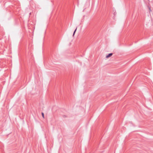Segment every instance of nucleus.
<instances>
[{
    "label": "nucleus",
    "instance_id": "nucleus-1",
    "mask_svg": "<svg viewBox=\"0 0 153 153\" xmlns=\"http://www.w3.org/2000/svg\"><path fill=\"white\" fill-rule=\"evenodd\" d=\"M113 55V53H110L108 54V55H106V58H108L109 57Z\"/></svg>",
    "mask_w": 153,
    "mask_h": 153
},
{
    "label": "nucleus",
    "instance_id": "nucleus-4",
    "mask_svg": "<svg viewBox=\"0 0 153 153\" xmlns=\"http://www.w3.org/2000/svg\"><path fill=\"white\" fill-rule=\"evenodd\" d=\"M149 11H151V8H150L149 7Z\"/></svg>",
    "mask_w": 153,
    "mask_h": 153
},
{
    "label": "nucleus",
    "instance_id": "nucleus-2",
    "mask_svg": "<svg viewBox=\"0 0 153 153\" xmlns=\"http://www.w3.org/2000/svg\"><path fill=\"white\" fill-rule=\"evenodd\" d=\"M76 29H77V28H76V29L75 30H74V33H73V36H74L75 34V33L76 30Z\"/></svg>",
    "mask_w": 153,
    "mask_h": 153
},
{
    "label": "nucleus",
    "instance_id": "nucleus-3",
    "mask_svg": "<svg viewBox=\"0 0 153 153\" xmlns=\"http://www.w3.org/2000/svg\"><path fill=\"white\" fill-rule=\"evenodd\" d=\"M42 116L44 118V113L42 112Z\"/></svg>",
    "mask_w": 153,
    "mask_h": 153
}]
</instances>
